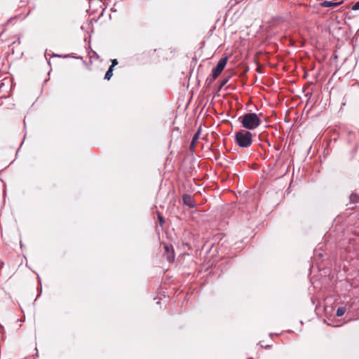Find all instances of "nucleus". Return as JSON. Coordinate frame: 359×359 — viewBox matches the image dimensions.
<instances>
[{
	"instance_id": "4468645a",
	"label": "nucleus",
	"mask_w": 359,
	"mask_h": 359,
	"mask_svg": "<svg viewBox=\"0 0 359 359\" xmlns=\"http://www.w3.org/2000/svg\"><path fill=\"white\" fill-rule=\"evenodd\" d=\"M111 63H112L111 64L112 67H114L115 65H116L118 64V61L116 59H114L112 60Z\"/></svg>"
},
{
	"instance_id": "f03ea898",
	"label": "nucleus",
	"mask_w": 359,
	"mask_h": 359,
	"mask_svg": "<svg viewBox=\"0 0 359 359\" xmlns=\"http://www.w3.org/2000/svg\"><path fill=\"white\" fill-rule=\"evenodd\" d=\"M252 134L249 131L242 130L235 133V142L241 147L247 148L251 146Z\"/></svg>"
},
{
	"instance_id": "ddd939ff",
	"label": "nucleus",
	"mask_w": 359,
	"mask_h": 359,
	"mask_svg": "<svg viewBox=\"0 0 359 359\" xmlns=\"http://www.w3.org/2000/svg\"><path fill=\"white\" fill-rule=\"evenodd\" d=\"M227 81H228V79H224V80L222 81L221 84H220V88H222V86H224L226 83V82H227Z\"/></svg>"
},
{
	"instance_id": "2eb2a0df",
	"label": "nucleus",
	"mask_w": 359,
	"mask_h": 359,
	"mask_svg": "<svg viewBox=\"0 0 359 359\" xmlns=\"http://www.w3.org/2000/svg\"><path fill=\"white\" fill-rule=\"evenodd\" d=\"M113 68H114V67H112V65H111V66L109 67V69H108V70H107V71H109V72H113Z\"/></svg>"
},
{
	"instance_id": "0eeeda50",
	"label": "nucleus",
	"mask_w": 359,
	"mask_h": 359,
	"mask_svg": "<svg viewBox=\"0 0 359 359\" xmlns=\"http://www.w3.org/2000/svg\"><path fill=\"white\" fill-rule=\"evenodd\" d=\"M349 199L351 203H359V194L356 193H352L349 196Z\"/></svg>"
},
{
	"instance_id": "6e6552de",
	"label": "nucleus",
	"mask_w": 359,
	"mask_h": 359,
	"mask_svg": "<svg viewBox=\"0 0 359 359\" xmlns=\"http://www.w3.org/2000/svg\"><path fill=\"white\" fill-rule=\"evenodd\" d=\"M200 133H201V130H198V132L194 135V137L192 138L191 143V147H192L193 149L194 148L195 144H196V142L198 141Z\"/></svg>"
},
{
	"instance_id": "f257e3e1",
	"label": "nucleus",
	"mask_w": 359,
	"mask_h": 359,
	"mask_svg": "<svg viewBox=\"0 0 359 359\" xmlns=\"http://www.w3.org/2000/svg\"><path fill=\"white\" fill-rule=\"evenodd\" d=\"M242 126L248 130H254L261 124L259 116L255 113H248L239 118Z\"/></svg>"
},
{
	"instance_id": "9d476101",
	"label": "nucleus",
	"mask_w": 359,
	"mask_h": 359,
	"mask_svg": "<svg viewBox=\"0 0 359 359\" xmlns=\"http://www.w3.org/2000/svg\"><path fill=\"white\" fill-rule=\"evenodd\" d=\"M113 72H109V71H107L104 76V79L109 80L111 78Z\"/></svg>"
},
{
	"instance_id": "f8f14e48",
	"label": "nucleus",
	"mask_w": 359,
	"mask_h": 359,
	"mask_svg": "<svg viewBox=\"0 0 359 359\" xmlns=\"http://www.w3.org/2000/svg\"><path fill=\"white\" fill-rule=\"evenodd\" d=\"M158 219H159L160 224H161V226H162L163 224V223H164V219H163V217L160 214L158 215Z\"/></svg>"
},
{
	"instance_id": "20e7f679",
	"label": "nucleus",
	"mask_w": 359,
	"mask_h": 359,
	"mask_svg": "<svg viewBox=\"0 0 359 359\" xmlns=\"http://www.w3.org/2000/svg\"><path fill=\"white\" fill-rule=\"evenodd\" d=\"M164 250H165V255L167 257V259L170 262H173L175 260V254H174V250H173L172 246L168 245H165Z\"/></svg>"
},
{
	"instance_id": "9b49d317",
	"label": "nucleus",
	"mask_w": 359,
	"mask_h": 359,
	"mask_svg": "<svg viewBox=\"0 0 359 359\" xmlns=\"http://www.w3.org/2000/svg\"><path fill=\"white\" fill-rule=\"evenodd\" d=\"M352 9L353 11H358L359 10V1H357L352 7Z\"/></svg>"
},
{
	"instance_id": "423d86ee",
	"label": "nucleus",
	"mask_w": 359,
	"mask_h": 359,
	"mask_svg": "<svg viewBox=\"0 0 359 359\" xmlns=\"http://www.w3.org/2000/svg\"><path fill=\"white\" fill-rule=\"evenodd\" d=\"M182 200H183L184 203L186 205H187L190 208H193L195 206V203L190 195H188V194L184 195L182 197Z\"/></svg>"
},
{
	"instance_id": "1a4fd4ad",
	"label": "nucleus",
	"mask_w": 359,
	"mask_h": 359,
	"mask_svg": "<svg viewBox=\"0 0 359 359\" xmlns=\"http://www.w3.org/2000/svg\"><path fill=\"white\" fill-rule=\"evenodd\" d=\"M346 312V309L344 307H339L337 309L336 311V316L338 317L342 316Z\"/></svg>"
},
{
	"instance_id": "7ed1b4c3",
	"label": "nucleus",
	"mask_w": 359,
	"mask_h": 359,
	"mask_svg": "<svg viewBox=\"0 0 359 359\" xmlns=\"http://www.w3.org/2000/svg\"><path fill=\"white\" fill-rule=\"evenodd\" d=\"M227 63V57L221 58L215 68L212 70V79L215 80L217 78V76L222 73L223 69H224Z\"/></svg>"
},
{
	"instance_id": "39448f33",
	"label": "nucleus",
	"mask_w": 359,
	"mask_h": 359,
	"mask_svg": "<svg viewBox=\"0 0 359 359\" xmlns=\"http://www.w3.org/2000/svg\"><path fill=\"white\" fill-rule=\"evenodd\" d=\"M343 4V1L334 2L330 1H324L320 3V6L325 8L336 7Z\"/></svg>"
}]
</instances>
